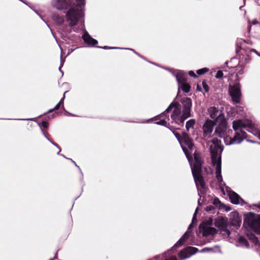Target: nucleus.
Instances as JSON below:
<instances>
[{
  "instance_id": "nucleus-11",
  "label": "nucleus",
  "mask_w": 260,
  "mask_h": 260,
  "mask_svg": "<svg viewBox=\"0 0 260 260\" xmlns=\"http://www.w3.org/2000/svg\"><path fill=\"white\" fill-rule=\"evenodd\" d=\"M230 95L233 101L235 103H238L240 101L241 97V86L239 82L233 85H230L229 88Z\"/></svg>"
},
{
  "instance_id": "nucleus-2",
  "label": "nucleus",
  "mask_w": 260,
  "mask_h": 260,
  "mask_svg": "<svg viewBox=\"0 0 260 260\" xmlns=\"http://www.w3.org/2000/svg\"><path fill=\"white\" fill-rule=\"evenodd\" d=\"M175 137L180 143L181 147L185 154L188 160L190 162L192 175L199 191L200 189L205 188V184L203 177L201 175L202 160L199 153L196 151L194 152V160L191 161V154L194 149V145L192 141L189 138L188 136L185 133H182L181 137L180 134L173 132Z\"/></svg>"
},
{
  "instance_id": "nucleus-13",
  "label": "nucleus",
  "mask_w": 260,
  "mask_h": 260,
  "mask_svg": "<svg viewBox=\"0 0 260 260\" xmlns=\"http://www.w3.org/2000/svg\"><path fill=\"white\" fill-rule=\"evenodd\" d=\"M241 223L239 214L236 211H233L230 213V225L235 226L236 229L240 227Z\"/></svg>"
},
{
  "instance_id": "nucleus-30",
  "label": "nucleus",
  "mask_w": 260,
  "mask_h": 260,
  "mask_svg": "<svg viewBox=\"0 0 260 260\" xmlns=\"http://www.w3.org/2000/svg\"><path fill=\"white\" fill-rule=\"evenodd\" d=\"M212 249L210 248H204L203 249H202L201 252H205L208 251H212Z\"/></svg>"
},
{
  "instance_id": "nucleus-29",
  "label": "nucleus",
  "mask_w": 260,
  "mask_h": 260,
  "mask_svg": "<svg viewBox=\"0 0 260 260\" xmlns=\"http://www.w3.org/2000/svg\"><path fill=\"white\" fill-rule=\"evenodd\" d=\"M48 123L46 121H43L42 122V125L45 128H47L48 127Z\"/></svg>"
},
{
  "instance_id": "nucleus-21",
  "label": "nucleus",
  "mask_w": 260,
  "mask_h": 260,
  "mask_svg": "<svg viewBox=\"0 0 260 260\" xmlns=\"http://www.w3.org/2000/svg\"><path fill=\"white\" fill-rule=\"evenodd\" d=\"M67 91H65L63 93V98L61 99V100L60 101V102L55 106V107L53 108V109H50L49 111H48V113H51L52 112H53L54 110H57L59 109V108L60 107V106H61L62 108H63V100L65 98V93L67 92Z\"/></svg>"
},
{
  "instance_id": "nucleus-14",
  "label": "nucleus",
  "mask_w": 260,
  "mask_h": 260,
  "mask_svg": "<svg viewBox=\"0 0 260 260\" xmlns=\"http://www.w3.org/2000/svg\"><path fill=\"white\" fill-rule=\"evenodd\" d=\"M214 124L215 123L212 120L209 119L206 120L203 127L204 135L206 136H209L210 135L213 131Z\"/></svg>"
},
{
  "instance_id": "nucleus-38",
  "label": "nucleus",
  "mask_w": 260,
  "mask_h": 260,
  "mask_svg": "<svg viewBox=\"0 0 260 260\" xmlns=\"http://www.w3.org/2000/svg\"><path fill=\"white\" fill-rule=\"evenodd\" d=\"M128 49L130 50H132V51H133L134 52H135V51L133 49Z\"/></svg>"
},
{
  "instance_id": "nucleus-26",
  "label": "nucleus",
  "mask_w": 260,
  "mask_h": 260,
  "mask_svg": "<svg viewBox=\"0 0 260 260\" xmlns=\"http://www.w3.org/2000/svg\"><path fill=\"white\" fill-rule=\"evenodd\" d=\"M44 136H45V138H46V139L49 141L53 145H54L55 146H56V147H57V148L58 149V152H57V154H59V152L61 151V149L60 148V147L57 145V144H56V143L53 142L52 141H51L46 136V135L44 133Z\"/></svg>"
},
{
  "instance_id": "nucleus-15",
  "label": "nucleus",
  "mask_w": 260,
  "mask_h": 260,
  "mask_svg": "<svg viewBox=\"0 0 260 260\" xmlns=\"http://www.w3.org/2000/svg\"><path fill=\"white\" fill-rule=\"evenodd\" d=\"M231 202L234 204H240L243 202V200L234 191H230L229 193Z\"/></svg>"
},
{
  "instance_id": "nucleus-3",
  "label": "nucleus",
  "mask_w": 260,
  "mask_h": 260,
  "mask_svg": "<svg viewBox=\"0 0 260 260\" xmlns=\"http://www.w3.org/2000/svg\"><path fill=\"white\" fill-rule=\"evenodd\" d=\"M181 103L183 105V114L180 116L181 106L178 103H172L167 109L166 111L160 115L162 117L165 112H168L172 109H174L173 114L171 115V119L172 123L174 121L177 124L183 123L185 119L190 115V108L191 107L192 103L191 99L188 98H185L182 99Z\"/></svg>"
},
{
  "instance_id": "nucleus-10",
  "label": "nucleus",
  "mask_w": 260,
  "mask_h": 260,
  "mask_svg": "<svg viewBox=\"0 0 260 260\" xmlns=\"http://www.w3.org/2000/svg\"><path fill=\"white\" fill-rule=\"evenodd\" d=\"M215 225L219 229L222 235L229 237L231 232L228 229L229 226L228 218L221 216L218 217L215 220Z\"/></svg>"
},
{
  "instance_id": "nucleus-31",
  "label": "nucleus",
  "mask_w": 260,
  "mask_h": 260,
  "mask_svg": "<svg viewBox=\"0 0 260 260\" xmlns=\"http://www.w3.org/2000/svg\"><path fill=\"white\" fill-rule=\"evenodd\" d=\"M203 85L204 88L206 92H208V90H209L208 85L204 82L203 83Z\"/></svg>"
},
{
  "instance_id": "nucleus-39",
  "label": "nucleus",
  "mask_w": 260,
  "mask_h": 260,
  "mask_svg": "<svg viewBox=\"0 0 260 260\" xmlns=\"http://www.w3.org/2000/svg\"><path fill=\"white\" fill-rule=\"evenodd\" d=\"M230 210V208H228V209H226V211H229Z\"/></svg>"
},
{
  "instance_id": "nucleus-27",
  "label": "nucleus",
  "mask_w": 260,
  "mask_h": 260,
  "mask_svg": "<svg viewBox=\"0 0 260 260\" xmlns=\"http://www.w3.org/2000/svg\"><path fill=\"white\" fill-rule=\"evenodd\" d=\"M223 76L222 72L221 71H218L215 75V77L216 78H221Z\"/></svg>"
},
{
  "instance_id": "nucleus-28",
  "label": "nucleus",
  "mask_w": 260,
  "mask_h": 260,
  "mask_svg": "<svg viewBox=\"0 0 260 260\" xmlns=\"http://www.w3.org/2000/svg\"><path fill=\"white\" fill-rule=\"evenodd\" d=\"M188 74L191 77H194V78H196L197 77V76L196 75V74L194 73V72L192 71H189L188 72Z\"/></svg>"
},
{
  "instance_id": "nucleus-42",
  "label": "nucleus",
  "mask_w": 260,
  "mask_h": 260,
  "mask_svg": "<svg viewBox=\"0 0 260 260\" xmlns=\"http://www.w3.org/2000/svg\"><path fill=\"white\" fill-rule=\"evenodd\" d=\"M61 155L62 156H63V157H64V156L63 155L61 154Z\"/></svg>"
},
{
  "instance_id": "nucleus-16",
  "label": "nucleus",
  "mask_w": 260,
  "mask_h": 260,
  "mask_svg": "<svg viewBox=\"0 0 260 260\" xmlns=\"http://www.w3.org/2000/svg\"><path fill=\"white\" fill-rule=\"evenodd\" d=\"M82 39L85 43L89 45L93 46L98 44V41L92 38L86 31H84L82 36Z\"/></svg>"
},
{
  "instance_id": "nucleus-40",
  "label": "nucleus",
  "mask_w": 260,
  "mask_h": 260,
  "mask_svg": "<svg viewBox=\"0 0 260 260\" xmlns=\"http://www.w3.org/2000/svg\"><path fill=\"white\" fill-rule=\"evenodd\" d=\"M31 119H27L26 120H31ZM23 120H26V119H23Z\"/></svg>"
},
{
  "instance_id": "nucleus-17",
  "label": "nucleus",
  "mask_w": 260,
  "mask_h": 260,
  "mask_svg": "<svg viewBox=\"0 0 260 260\" xmlns=\"http://www.w3.org/2000/svg\"><path fill=\"white\" fill-rule=\"evenodd\" d=\"M196 123L194 119H190L186 123V128L188 132H194V126Z\"/></svg>"
},
{
  "instance_id": "nucleus-8",
  "label": "nucleus",
  "mask_w": 260,
  "mask_h": 260,
  "mask_svg": "<svg viewBox=\"0 0 260 260\" xmlns=\"http://www.w3.org/2000/svg\"><path fill=\"white\" fill-rule=\"evenodd\" d=\"M178 82L179 88H180L185 92H188L190 89V85L186 83V75L180 70H176L173 73Z\"/></svg>"
},
{
  "instance_id": "nucleus-37",
  "label": "nucleus",
  "mask_w": 260,
  "mask_h": 260,
  "mask_svg": "<svg viewBox=\"0 0 260 260\" xmlns=\"http://www.w3.org/2000/svg\"><path fill=\"white\" fill-rule=\"evenodd\" d=\"M66 31H67L71 32V30H70H70L67 29V30H66Z\"/></svg>"
},
{
  "instance_id": "nucleus-6",
  "label": "nucleus",
  "mask_w": 260,
  "mask_h": 260,
  "mask_svg": "<svg viewBox=\"0 0 260 260\" xmlns=\"http://www.w3.org/2000/svg\"><path fill=\"white\" fill-rule=\"evenodd\" d=\"M208 114L210 117L214 120L217 125L215 133H219L220 136H223L224 132L227 129L226 119L221 110L215 107H211L208 109Z\"/></svg>"
},
{
  "instance_id": "nucleus-5",
  "label": "nucleus",
  "mask_w": 260,
  "mask_h": 260,
  "mask_svg": "<svg viewBox=\"0 0 260 260\" xmlns=\"http://www.w3.org/2000/svg\"><path fill=\"white\" fill-rule=\"evenodd\" d=\"M221 140L213 138L210 144L212 164L215 167L216 178L220 186H221L222 184L224 185V183L222 182L221 176V154L223 148L221 145Z\"/></svg>"
},
{
  "instance_id": "nucleus-33",
  "label": "nucleus",
  "mask_w": 260,
  "mask_h": 260,
  "mask_svg": "<svg viewBox=\"0 0 260 260\" xmlns=\"http://www.w3.org/2000/svg\"><path fill=\"white\" fill-rule=\"evenodd\" d=\"M251 51L254 52L257 55L259 56V54L258 53V52L255 49H252V50H251Z\"/></svg>"
},
{
  "instance_id": "nucleus-1",
  "label": "nucleus",
  "mask_w": 260,
  "mask_h": 260,
  "mask_svg": "<svg viewBox=\"0 0 260 260\" xmlns=\"http://www.w3.org/2000/svg\"><path fill=\"white\" fill-rule=\"evenodd\" d=\"M85 0H53L52 5L57 9L70 8L66 14L67 22L75 32L84 28L83 9Z\"/></svg>"
},
{
  "instance_id": "nucleus-24",
  "label": "nucleus",
  "mask_w": 260,
  "mask_h": 260,
  "mask_svg": "<svg viewBox=\"0 0 260 260\" xmlns=\"http://www.w3.org/2000/svg\"><path fill=\"white\" fill-rule=\"evenodd\" d=\"M209 71V69L207 68H204L198 70L197 71V73L198 75H201L204 74L205 73L208 72Z\"/></svg>"
},
{
  "instance_id": "nucleus-34",
  "label": "nucleus",
  "mask_w": 260,
  "mask_h": 260,
  "mask_svg": "<svg viewBox=\"0 0 260 260\" xmlns=\"http://www.w3.org/2000/svg\"><path fill=\"white\" fill-rule=\"evenodd\" d=\"M70 159L72 160V161L73 162V164H74L76 165V166H77L78 168H79V167L76 165V162H75L74 161H73V160H72L71 159Z\"/></svg>"
},
{
  "instance_id": "nucleus-12",
  "label": "nucleus",
  "mask_w": 260,
  "mask_h": 260,
  "mask_svg": "<svg viewBox=\"0 0 260 260\" xmlns=\"http://www.w3.org/2000/svg\"><path fill=\"white\" fill-rule=\"evenodd\" d=\"M198 249L193 247H188L183 249L178 254L181 260H183L191 256L197 252Z\"/></svg>"
},
{
  "instance_id": "nucleus-32",
  "label": "nucleus",
  "mask_w": 260,
  "mask_h": 260,
  "mask_svg": "<svg viewBox=\"0 0 260 260\" xmlns=\"http://www.w3.org/2000/svg\"><path fill=\"white\" fill-rule=\"evenodd\" d=\"M104 49H121V48H111V47H108L107 46H105L103 47Z\"/></svg>"
},
{
  "instance_id": "nucleus-7",
  "label": "nucleus",
  "mask_w": 260,
  "mask_h": 260,
  "mask_svg": "<svg viewBox=\"0 0 260 260\" xmlns=\"http://www.w3.org/2000/svg\"><path fill=\"white\" fill-rule=\"evenodd\" d=\"M249 227L260 235V215L249 213L245 219Z\"/></svg>"
},
{
  "instance_id": "nucleus-4",
  "label": "nucleus",
  "mask_w": 260,
  "mask_h": 260,
  "mask_svg": "<svg viewBox=\"0 0 260 260\" xmlns=\"http://www.w3.org/2000/svg\"><path fill=\"white\" fill-rule=\"evenodd\" d=\"M233 127L236 134L233 138L234 144L240 143L246 137V133L242 128H248L247 131L253 134L260 140V129L255 127L249 120H237L233 122Z\"/></svg>"
},
{
  "instance_id": "nucleus-22",
  "label": "nucleus",
  "mask_w": 260,
  "mask_h": 260,
  "mask_svg": "<svg viewBox=\"0 0 260 260\" xmlns=\"http://www.w3.org/2000/svg\"><path fill=\"white\" fill-rule=\"evenodd\" d=\"M53 19L56 22V23L58 24H61L63 21V18L59 16L58 15L54 14L53 16Z\"/></svg>"
},
{
  "instance_id": "nucleus-36",
  "label": "nucleus",
  "mask_w": 260,
  "mask_h": 260,
  "mask_svg": "<svg viewBox=\"0 0 260 260\" xmlns=\"http://www.w3.org/2000/svg\"><path fill=\"white\" fill-rule=\"evenodd\" d=\"M255 23H256V21H253L252 22V24H255Z\"/></svg>"
},
{
  "instance_id": "nucleus-20",
  "label": "nucleus",
  "mask_w": 260,
  "mask_h": 260,
  "mask_svg": "<svg viewBox=\"0 0 260 260\" xmlns=\"http://www.w3.org/2000/svg\"><path fill=\"white\" fill-rule=\"evenodd\" d=\"M249 239L253 242L255 246L260 247V243L258 240L257 238L252 234L248 235Z\"/></svg>"
},
{
  "instance_id": "nucleus-18",
  "label": "nucleus",
  "mask_w": 260,
  "mask_h": 260,
  "mask_svg": "<svg viewBox=\"0 0 260 260\" xmlns=\"http://www.w3.org/2000/svg\"><path fill=\"white\" fill-rule=\"evenodd\" d=\"M226 129L224 132L223 136H220L219 133H215L219 137L221 138H222L225 142V143L226 145H231L232 144H234V141L232 138L229 137H225V133L226 132Z\"/></svg>"
},
{
  "instance_id": "nucleus-9",
  "label": "nucleus",
  "mask_w": 260,
  "mask_h": 260,
  "mask_svg": "<svg viewBox=\"0 0 260 260\" xmlns=\"http://www.w3.org/2000/svg\"><path fill=\"white\" fill-rule=\"evenodd\" d=\"M212 222V219L210 218L203 221L202 223L200 224L199 226L200 232L202 233L204 236L214 235L216 233L217 230L216 229L211 227Z\"/></svg>"
},
{
  "instance_id": "nucleus-35",
  "label": "nucleus",
  "mask_w": 260,
  "mask_h": 260,
  "mask_svg": "<svg viewBox=\"0 0 260 260\" xmlns=\"http://www.w3.org/2000/svg\"><path fill=\"white\" fill-rule=\"evenodd\" d=\"M60 58H61V66H62L63 62L64 61V60H63V61H62V59H61V58H62V54H61Z\"/></svg>"
},
{
  "instance_id": "nucleus-23",
  "label": "nucleus",
  "mask_w": 260,
  "mask_h": 260,
  "mask_svg": "<svg viewBox=\"0 0 260 260\" xmlns=\"http://www.w3.org/2000/svg\"><path fill=\"white\" fill-rule=\"evenodd\" d=\"M169 120V117H167L165 119L161 118L160 119L159 121L155 122V123H156L157 124L167 126V120Z\"/></svg>"
},
{
  "instance_id": "nucleus-19",
  "label": "nucleus",
  "mask_w": 260,
  "mask_h": 260,
  "mask_svg": "<svg viewBox=\"0 0 260 260\" xmlns=\"http://www.w3.org/2000/svg\"><path fill=\"white\" fill-rule=\"evenodd\" d=\"M238 245L246 248H248L249 246L246 239L242 236H240L238 238Z\"/></svg>"
},
{
  "instance_id": "nucleus-41",
  "label": "nucleus",
  "mask_w": 260,
  "mask_h": 260,
  "mask_svg": "<svg viewBox=\"0 0 260 260\" xmlns=\"http://www.w3.org/2000/svg\"><path fill=\"white\" fill-rule=\"evenodd\" d=\"M60 50H61V54H62V48L60 47Z\"/></svg>"
},
{
  "instance_id": "nucleus-25",
  "label": "nucleus",
  "mask_w": 260,
  "mask_h": 260,
  "mask_svg": "<svg viewBox=\"0 0 260 260\" xmlns=\"http://www.w3.org/2000/svg\"><path fill=\"white\" fill-rule=\"evenodd\" d=\"M236 75H241L244 73V68L242 66H238L236 69Z\"/></svg>"
}]
</instances>
